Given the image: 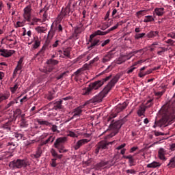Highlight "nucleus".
<instances>
[{
    "label": "nucleus",
    "instance_id": "nucleus-58",
    "mask_svg": "<svg viewBox=\"0 0 175 175\" xmlns=\"http://www.w3.org/2000/svg\"><path fill=\"white\" fill-rule=\"evenodd\" d=\"M126 173H127V174H136V171L135 170H127L126 171Z\"/></svg>",
    "mask_w": 175,
    "mask_h": 175
},
{
    "label": "nucleus",
    "instance_id": "nucleus-33",
    "mask_svg": "<svg viewBox=\"0 0 175 175\" xmlns=\"http://www.w3.org/2000/svg\"><path fill=\"white\" fill-rule=\"evenodd\" d=\"M154 20L155 18L152 16L148 15L145 16L144 23H151L152 21H154Z\"/></svg>",
    "mask_w": 175,
    "mask_h": 175
},
{
    "label": "nucleus",
    "instance_id": "nucleus-3",
    "mask_svg": "<svg viewBox=\"0 0 175 175\" xmlns=\"http://www.w3.org/2000/svg\"><path fill=\"white\" fill-rule=\"evenodd\" d=\"M66 142V137H59L56 139L54 143V146L55 148H57L59 152L62 154V152H68V150L65 149V146L62 143H65Z\"/></svg>",
    "mask_w": 175,
    "mask_h": 175
},
{
    "label": "nucleus",
    "instance_id": "nucleus-17",
    "mask_svg": "<svg viewBox=\"0 0 175 175\" xmlns=\"http://www.w3.org/2000/svg\"><path fill=\"white\" fill-rule=\"evenodd\" d=\"M163 14H165V8H156L153 11L154 16L162 17Z\"/></svg>",
    "mask_w": 175,
    "mask_h": 175
},
{
    "label": "nucleus",
    "instance_id": "nucleus-11",
    "mask_svg": "<svg viewBox=\"0 0 175 175\" xmlns=\"http://www.w3.org/2000/svg\"><path fill=\"white\" fill-rule=\"evenodd\" d=\"M0 55L1 57H4L5 58H9V57H12L16 51L14 50H8V49H0Z\"/></svg>",
    "mask_w": 175,
    "mask_h": 175
},
{
    "label": "nucleus",
    "instance_id": "nucleus-54",
    "mask_svg": "<svg viewBox=\"0 0 175 175\" xmlns=\"http://www.w3.org/2000/svg\"><path fill=\"white\" fill-rule=\"evenodd\" d=\"M18 88V84L16 83L14 85V87L10 88L12 94H14V92H16V91H17Z\"/></svg>",
    "mask_w": 175,
    "mask_h": 175
},
{
    "label": "nucleus",
    "instance_id": "nucleus-29",
    "mask_svg": "<svg viewBox=\"0 0 175 175\" xmlns=\"http://www.w3.org/2000/svg\"><path fill=\"white\" fill-rule=\"evenodd\" d=\"M105 36L104 31L97 30L90 35V38H95V36Z\"/></svg>",
    "mask_w": 175,
    "mask_h": 175
},
{
    "label": "nucleus",
    "instance_id": "nucleus-28",
    "mask_svg": "<svg viewBox=\"0 0 175 175\" xmlns=\"http://www.w3.org/2000/svg\"><path fill=\"white\" fill-rule=\"evenodd\" d=\"M35 30L38 33H44V32H46V31H47V27H42V26H38V27L35 28Z\"/></svg>",
    "mask_w": 175,
    "mask_h": 175
},
{
    "label": "nucleus",
    "instance_id": "nucleus-21",
    "mask_svg": "<svg viewBox=\"0 0 175 175\" xmlns=\"http://www.w3.org/2000/svg\"><path fill=\"white\" fill-rule=\"evenodd\" d=\"M40 157H42V148H38L36 152L31 154V158L38 159Z\"/></svg>",
    "mask_w": 175,
    "mask_h": 175
},
{
    "label": "nucleus",
    "instance_id": "nucleus-27",
    "mask_svg": "<svg viewBox=\"0 0 175 175\" xmlns=\"http://www.w3.org/2000/svg\"><path fill=\"white\" fill-rule=\"evenodd\" d=\"M40 47V40L38 38L34 40V42L32 44V49L36 50V49H39Z\"/></svg>",
    "mask_w": 175,
    "mask_h": 175
},
{
    "label": "nucleus",
    "instance_id": "nucleus-48",
    "mask_svg": "<svg viewBox=\"0 0 175 175\" xmlns=\"http://www.w3.org/2000/svg\"><path fill=\"white\" fill-rule=\"evenodd\" d=\"M123 158H124V159H129V163H133L134 159L132 155L123 156Z\"/></svg>",
    "mask_w": 175,
    "mask_h": 175
},
{
    "label": "nucleus",
    "instance_id": "nucleus-7",
    "mask_svg": "<svg viewBox=\"0 0 175 175\" xmlns=\"http://www.w3.org/2000/svg\"><path fill=\"white\" fill-rule=\"evenodd\" d=\"M7 147L9 151L5 152V154L4 157H5V158H12V157H13V151L16 150V144L13 142H8Z\"/></svg>",
    "mask_w": 175,
    "mask_h": 175
},
{
    "label": "nucleus",
    "instance_id": "nucleus-12",
    "mask_svg": "<svg viewBox=\"0 0 175 175\" xmlns=\"http://www.w3.org/2000/svg\"><path fill=\"white\" fill-rule=\"evenodd\" d=\"M5 43H7L10 49H14V47L17 44V39H13L10 36H7L5 37Z\"/></svg>",
    "mask_w": 175,
    "mask_h": 175
},
{
    "label": "nucleus",
    "instance_id": "nucleus-6",
    "mask_svg": "<svg viewBox=\"0 0 175 175\" xmlns=\"http://www.w3.org/2000/svg\"><path fill=\"white\" fill-rule=\"evenodd\" d=\"M69 5H66V8H62L60 16L61 18H68L73 13V9L70 8Z\"/></svg>",
    "mask_w": 175,
    "mask_h": 175
},
{
    "label": "nucleus",
    "instance_id": "nucleus-13",
    "mask_svg": "<svg viewBox=\"0 0 175 175\" xmlns=\"http://www.w3.org/2000/svg\"><path fill=\"white\" fill-rule=\"evenodd\" d=\"M91 142V139H82L79 140L74 146L75 150H79L80 147L84 146V144H87V143H90Z\"/></svg>",
    "mask_w": 175,
    "mask_h": 175
},
{
    "label": "nucleus",
    "instance_id": "nucleus-19",
    "mask_svg": "<svg viewBox=\"0 0 175 175\" xmlns=\"http://www.w3.org/2000/svg\"><path fill=\"white\" fill-rule=\"evenodd\" d=\"M166 150L164 148H161L158 151V157L161 161H166Z\"/></svg>",
    "mask_w": 175,
    "mask_h": 175
},
{
    "label": "nucleus",
    "instance_id": "nucleus-43",
    "mask_svg": "<svg viewBox=\"0 0 175 175\" xmlns=\"http://www.w3.org/2000/svg\"><path fill=\"white\" fill-rule=\"evenodd\" d=\"M25 25V20L23 21H18L16 22V24L15 25V27L16 28H20L21 27H24Z\"/></svg>",
    "mask_w": 175,
    "mask_h": 175
},
{
    "label": "nucleus",
    "instance_id": "nucleus-31",
    "mask_svg": "<svg viewBox=\"0 0 175 175\" xmlns=\"http://www.w3.org/2000/svg\"><path fill=\"white\" fill-rule=\"evenodd\" d=\"M146 13H147V10H142L137 12L135 16L137 17V18H140L141 17H143V16H146Z\"/></svg>",
    "mask_w": 175,
    "mask_h": 175
},
{
    "label": "nucleus",
    "instance_id": "nucleus-60",
    "mask_svg": "<svg viewBox=\"0 0 175 175\" xmlns=\"http://www.w3.org/2000/svg\"><path fill=\"white\" fill-rule=\"evenodd\" d=\"M121 25V24H120V23H118L117 24H116L113 27L109 28L110 31H114V29H117V28H118V27Z\"/></svg>",
    "mask_w": 175,
    "mask_h": 175
},
{
    "label": "nucleus",
    "instance_id": "nucleus-16",
    "mask_svg": "<svg viewBox=\"0 0 175 175\" xmlns=\"http://www.w3.org/2000/svg\"><path fill=\"white\" fill-rule=\"evenodd\" d=\"M89 42L90 44V46L88 47V49H92V47H95V46H99L100 43V40L98 38L94 39V38H91V36H90Z\"/></svg>",
    "mask_w": 175,
    "mask_h": 175
},
{
    "label": "nucleus",
    "instance_id": "nucleus-55",
    "mask_svg": "<svg viewBox=\"0 0 175 175\" xmlns=\"http://www.w3.org/2000/svg\"><path fill=\"white\" fill-rule=\"evenodd\" d=\"M51 165L52 167H55L57 166V159H51Z\"/></svg>",
    "mask_w": 175,
    "mask_h": 175
},
{
    "label": "nucleus",
    "instance_id": "nucleus-50",
    "mask_svg": "<svg viewBox=\"0 0 175 175\" xmlns=\"http://www.w3.org/2000/svg\"><path fill=\"white\" fill-rule=\"evenodd\" d=\"M47 10H49V8L44 7L43 9H42L40 11V13H42V12H44V13L43 14L44 18H47V13H46Z\"/></svg>",
    "mask_w": 175,
    "mask_h": 175
},
{
    "label": "nucleus",
    "instance_id": "nucleus-64",
    "mask_svg": "<svg viewBox=\"0 0 175 175\" xmlns=\"http://www.w3.org/2000/svg\"><path fill=\"white\" fill-rule=\"evenodd\" d=\"M82 31H83V27H77L75 29V32H77V33H81Z\"/></svg>",
    "mask_w": 175,
    "mask_h": 175
},
{
    "label": "nucleus",
    "instance_id": "nucleus-8",
    "mask_svg": "<svg viewBox=\"0 0 175 175\" xmlns=\"http://www.w3.org/2000/svg\"><path fill=\"white\" fill-rule=\"evenodd\" d=\"M114 165V163L113 161H100L96 165V167L98 170H100V169H105L106 167H111V166H113Z\"/></svg>",
    "mask_w": 175,
    "mask_h": 175
},
{
    "label": "nucleus",
    "instance_id": "nucleus-22",
    "mask_svg": "<svg viewBox=\"0 0 175 175\" xmlns=\"http://www.w3.org/2000/svg\"><path fill=\"white\" fill-rule=\"evenodd\" d=\"M10 98V93L6 92L4 93H0V103H2L3 100H8Z\"/></svg>",
    "mask_w": 175,
    "mask_h": 175
},
{
    "label": "nucleus",
    "instance_id": "nucleus-40",
    "mask_svg": "<svg viewBox=\"0 0 175 175\" xmlns=\"http://www.w3.org/2000/svg\"><path fill=\"white\" fill-rule=\"evenodd\" d=\"M55 137L53 136H50L47 139L43 142V144H49V143H53L55 140Z\"/></svg>",
    "mask_w": 175,
    "mask_h": 175
},
{
    "label": "nucleus",
    "instance_id": "nucleus-45",
    "mask_svg": "<svg viewBox=\"0 0 175 175\" xmlns=\"http://www.w3.org/2000/svg\"><path fill=\"white\" fill-rule=\"evenodd\" d=\"M68 136L70 137H79V133H77V132L68 131Z\"/></svg>",
    "mask_w": 175,
    "mask_h": 175
},
{
    "label": "nucleus",
    "instance_id": "nucleus-1",
    "mask_svg": "<svg viewBox=\"0 0 175 175\" xmlns=\"http://www.w3.org/2000/svg\"><path fill=\"white\" fill-rule=\"evenodd\" d=\"M121 78V75L120 74H117L115 75L113 79L110 81V82L105 86V88L101 91L99 94L97 95L94 96L92 99L86 101L88 102V105L90 103H100L102 100H103V98L106 97V95L110 92L111 88L117 84V82Z\"/></svg>",
    "mask_w": 175,
    "mask_h": 175
},
{
    "label": "nucleus",
    "instance_id": "nucleus-20",
    "mask_svg": "<svg viewBox=\"0 0 175 175\" xmlns=\"http://www.w3.org/2000/svg\"><path fill=\"white\" fill-rule=\"evenodd\" d=\"M62 109V100H59L56 101L54 103V106L52 109H49L48 111H50L51 110H58Z\"/></svg>",
    "mask_w": 175,
    "mask_h": 175
},
{
    "label": "nucleus",
    "instance_id": "nucleus-25",
    "mask_svg": "<svg viewBox=\"0 0 175 175\" xmlns=\"http://www.w3.org/2000/svg\"><path fill=\"white\" fill-rule=\"evenodd\" d=\"M83 73H84V70L83 68L77 70L75 72H74V75L75 76V79L77 81V80L80 79V77Z\"/></svg>",
    "mask_w": 175,
    "mask_h": 175
},
{
    "label": "nucleus",
    "instance_id": "nucleus-35",
    "mask_svg": "<svg viewBox=\"0 0 175 175\" xmlns=\"http://www.w3.org/2000/svg\"><path fill=\"white\" fill-rule=\"evenodd\" d=\"M97 146L100 150H106L107 148V144L105 142H99Z\"/></svg>",
    "mask_w": 175,
    "mask_h": 175
},
{
    "label": "nucleus",
    "instance_id": "nucleus-32",
    "mask_svg": "<svg viewBox=\"0 0 175 175\" xmlns=\"http://www.w3.org/2000/svg\"><path fill=\"white\" fill-rule=\"evenodd\" d=\"M37 122L40 124V125H45L46 126H51V123L46 121V120H42L40 119H38L37 120Z\"/></svg>",
    "mask_w": 175,
    "mask_h": 175
},
{
    "label": "nucleus",
    "instance_id": "nucleus-59",
    "mask_svg": "<svg viewBox=\"0 0 175 175\" xmlns=\"http://www.w3.org/2000/svg\"><path fill=\"white\" fill-rule=\"evenodd\" d=\"M163 94H165V91L154 92L155 96H159V97L162 96V95H163Z\"/></svg>",
    "mask_w": 175,
    "mask_h": 175
},
{
    "label": "nucleus",
    "instance_id": "nucleus-23",
    "mask_svg": "<svg viewBox=\"0 0 175 175\" xmlns=\"http://www.w3.org/2000/svg\"><path fill=\"white\" fill-rule=\"evenodd\" d=\"M146 167L149 169H157V167H161V163L158 161H153L148 164Z\"/></svg>",
    "mask_w": 175,
    "mask_h": 175
},
{
    "label": "nucleus",
    "instance_id": "nucleus-47",
    "mask_svg": "<svg viewBox=\"0 0 175 175\" xmlns=\"http://www.w3.org/2000/svg\"><path fill=\"white\" fill-rule=\"evenodd\" d=\"M124 62H125V59L122 57H120L116 60V64L118 65H121V64H124Z\"/></svg>",
    "mask_w": 175,
    "mask_h": 175
},
{
    "label": "nucleus",
    "instance_id": "nucleus-30",
    "mask_svg": "<svg viewBox=\"0 0 175 175\" xmlns=\"http://www.w3.org/2000/svg\"><path fill=\"white\" fill-rule=\"evenodd\" d=\"M146 113V107H139L137 113V116L139 117H142V116H144V113Z\"/></svg>",
    "mask_w": 175,
    "mask_h": 175
},
{
    "label": "nucleus",
    "instance_id": "nucleus-63",
    "mask_svg": "<svg viewBox=\"0 0 175 175\" xmlns=\"http://www.w3.org/2000/svg\"><path fill=\"white\" fill-rule=\"evenodd\" d=\"M168 38H172V39H175V32H171L167 34Z\"/></svg>",
    "mask_w": 175,
    "mask_h": 175
},
{
    "label": "nucleus",
    "instance_id": "nucleus-42",
    "mask_svg": "<svg viewBox=\"0 0 175 175\" xmlns=\"http://www.w3.org/2000/svg\"><path fill=\"white\" fill-rule=\"evenodd\" d=\"M72 8H75V6H76V5H77V1H76V0H69L68 3L67 4V5H69L70 8H72Z\"/></svg>",
    "mask_w": 175,
    "mask_h": 175
},
{
    "label": "nucleus",
    "instance_id": "nucleus-24",
    "mask_svg": "<svg viewBox=\"0 0 175 175\" xmlns=\"http://www.w3.org/2000/svg\"><path fill=\"white\" fill-rule=\"evenodd\" d=\"M92 92V89L90 87V85L88 88H85L81 90V94L84 96L90 95Z\"/></svg>",
    "mask_w": 175,
    "mask_h": 175
},
{
    "label": "nucleus",
    "instance_id": "nucleus-44",
    "mask_svg": "<svg viewBox=\"0 0 175 175\" xmlns=\"http://www.w3.org/2000/svg\"><path fill=\"white\" fill-rule=\"evenodd\" d=\"M111 59V55H107L103 58V64H106V62H109Z\"/></svg>",
    "mask_w": 175,
    "mask_h": 175
},
{
    "label": "nucleus",
    "instance_id": "nucleus-52",
    "mask_svg": "<svg viewBox=\"0 0 175 175\" xmlns=\"http://www.w3.org/2000/svg\"><path fill=\"white\" fill-rule=\"evenodd\" d=\"M56 31H57V32H61L62 33L64 31V28L62 27V24H57L56 26Z\"/></svg>",
    "mask_w": 175,
    "mask_h": 175
},
{
    "label": "nucleus",
    "instance_id": "nucleus-37",
    "mask_svg": "<svg viewBox=\"0 0 175 175\" xmlns=\"http://www.w3.org/2000/svg\"><path fill=\"white\" fill-rule=\"evenodd\" d=\"M109 27H110V25L107 22L103 23L101 25H100V28L102 31H105V29H107Z\"/></svg>",
    "mask_w": 175,
    "mask_h": 175
},
{
    "label": "nucleus",
    "instance_id": "nucleus-61",
    "mask_svg": "<svg viewBox=\"0 0 175 175\" xmlns=\"http://www.w3.org/2000/svg\"><path fill=\"white\" fill-rule=\"evenodd\" d=\"M138 76L141 78L143 79V77H144V76H147V73L146 72H139L138 74Z\"/></svg>",
    "mask_w": 175,
    "mask_h": 175
},
{
    "label": "nucleus",
    "instance_id": "nucleus-5",
    "mask_svg": "<svg viewBox=\"0 0 175 175\" xmlns=\"http://www.w3.org/2000/svg\"><path fill=\"white\" fill-rule=\"evenodd\" d=\"M32 16V7L31 5H27L23 10V17L25 21L31 23V16Z\"/></svg>",
    "mask_w": 175,
    "mask_h": 175
},
{
    "label": "nucleus",
    "instance_id": "nucleus-10",
    "mask_svg": "<svg viewBox=\"0 0 175 175\" xmlns=\"http://www.w3.org/2000/svg\"><path fill=\"white\" fill-rule=\"evenodd\" d=\"M46 64H47L46 70H48V72H51V70L54 69V66H55V65H58V61L55 59H50L46 61Z\"/></svg>",
    "mask_w": 175,
    "mask_h": 175
},
{
    "label": "nucleus",
    "instance_id": "nucleus-34",
    "mask_svg": "<svg viewBox=\"0 0 175 175\" xmlns=\"http://www.w3.org/2000/svg\"><path fill=\"white\" fill-rule=\"evenodd\" d=\"M128 106V103L126 102H124L122 104L118 105L117 108L120 110V111H122V110H125L126 107Z\"/></svg>",
    "mask_w": 175,
    "mask_h": 175
},
{
    "label": "nucleus",
    "instance_id": "nucleus-38",
    "mask_svg": "<svg viewBox=\"0 0 175 175\" xmlns=\"http://www.w3.org/2000/svg\"><path fill=\"white\" fill-rule=\"evenodd\" d=\"M155 125H167V119L163 118L159 122H155Z\"/></svg>",
    "mask_w": 175,
    "mask_h": 175
},
{
    "label": "nucleus",
    "instance_id": "nucleus-26",
    "mask_svg": "<svg viewBox=\"0 0 175 175\" xmlns=\"http://www.w3.org/2000/svg\"><path fill=\"white\" fill-rule=\"evenodd\" d=\"M158 35H159V31H150L149 33H148L147 38H148L149 39H151L152 38H155V37L158 36Z\"/></svg>",
    "mask_w": 175,
    "mask_h": 175
},
{
    "label": "nucleus",
    "instance_id": "nucleus-49",
    "mask_svg": "<svg viewBox=\"0 0 175 175\" xmlns=\"http://www.w3.org/2000/svg\"><path fill=\"white\" fill-rule=\"evenodd\" d=\"M122 126V124H110V128L112 129H121V127Z\"/></svg>",
    "mask_w": 175,
    "mask_h": 175
},
{
    "label": "nucleus",
    "instance_id": "nucleus-57",
    "mask_svg": "<svg viewBox=\"0 0 175 175\" xmlns=\"http://www.w3.org/2000/svg\"><path fill=\"white\" fill-rule=\"evenodd\" d=\"M15 116L16 115V116H21V109H16L14 111Z\"/></svg>",
    "mask_w": 175,
    "mask_h": 175
},
{
    "label": "nucleus",
    "instance_id": "nucleus-14",
    "mask_svg": "<svg viewBox=\"0 0 175 175\" xmlns=\"http://www.w3.org/2000/svg\"><path fill=\"white\" fill-rule=\"evenodd\" d=\"M23 32L22 33V36L25 38L26 42H29V40L32 36V31L31 30L27 31V29H25V27H23Z\"/></svg>",
    "mask_w": 175,
    "mask_h": 175
},
{
    "label": "nucleus",
    "instance_id": "nucleus-9",
    "mask_svg": "<svg viewBox=\"0 0 175 175\" xmlns=\"http://www.w3.org/2000/svg\"><path fill=\"white\" fill-rule=\"evenodd\" d=\"M70 48H66L63 51H59V58H70Z\"/></svg>",
    "mask_w": 175,
    "mask_h": 175
},
{
    "label": "nucleus",
    "instance_id": "nucleus-15",
    "mask_svg": "<svg viewBox=\"0 0 175 175\" xmlns=\"http://www.w3.org/2000/svg\"><path fill=\"white\" fill-rule=\"evenodd\" d=\"M103 85V81L98 80L94 83H91L89 85L92 90H98Z\"/></svg>",
    "mask_w": 175,
    "mask_h": 175
},
{
    "label": "nucleus",
    "instance_id": "nucleus-36",
    "mask_svg": "<svg viewBox=\"0 0 175 175\" xmlns=\"http://www.w3.org/2000/svg\"><path fill=\"white\" fill-rule=\"evenodd\" d=\"M157 46H159V42H154L150 46H149L150 51H154V50L157 49Z\"/></svg>",
    "mask_w": 175,
    "mask_h": 175
},
{
    "label": "nucleus",
    "instance_id": "nucleus-46",
    "mask_svg": "<svg viewBox=\"0 0 175 175\" xmlns=\"http://www.w3.org/2000/svg\"><path fill=\"white\" fill-rule=\"evenodd\" d=\"M135 69H137V67H133V66H130L127 68L126 70V73L127 75H131L132 72L135 70Z\"/></svg>",
    "mask_w": 175,
    "mask_h": 175
},
{
    "label": "nucleus",
    "instance_id": "nucleus-2",
    "mask_svg": "<svg viewBox=\"0 0 175 175\" xmlns=\"http://www.w3.org/2000/svg\"><path fill=\"white\" fill-rule=\"evenodd\" d=\"M9 166L10 169H23L27 167L28 166V161L27 159H18L16 160H13L12 161L10 162Z\"/></svg>",
    "mask_w": 175,
    "mask_h": 175
},
{
    "label": "nucleus",
    "instance_id": "nucleus-53",
    "mask_svg": "<svg viewBox=\"0 0 175 175\" xmlns=\"http://www.w3.org/2000/svg\"><path fill=\"white\" fill-rule=\"evenodd\" d=\"M146 36V33H141L135 34V39H142V38Z\"/></svg>",
    "mask_w": 175,
    "mask_h": 175
},
{
    "label": "nucleus",
    "instance_id": "nucleus-51",
    "mask_svg": "<svg viewBox=\"0 0 175 175\" xmlns=\"http://www.w3.org/2000/svg\"><path fill=\"white\" fill-rule=\"evenodd\" d=\"M21 126H22V128H27V126H28V124H27V120H25V119H21Z\"/></svg>",
    "mask_w": 175,
    "mask_h": 175
},
{
    "label": "nucleus",
    "instance_id": "nucleus-56",
    "mask_svg": "<svg viewBox=\"0 0 175 175\" xmlns=\"http://www.w3.org/2000/svg\"><path fill=\"white\" fill-rule=\"evenodd\" d=\"M59 43H61V41L57 40L53 44H52V47L53 49H55V47H58Z\"/></svg>",
    "mask_w": 175,
    "mask_h": 175
},
{
    "label": "nucleus",
    "instance_id": "nucleus-62",
    "mask_svg": "<svg viewBox=\"0 0 175 175\" xmlns=\"http://www.w3.org/2000/svg\"><path fill=\"white\" fill-rule=\"evenodd\" d=\"M23 134H20V133H16L15 134V137L18 139V140H21V139H23Z\"/></svg>",
    "mask_w": 175,
    "mask_h": 175
},
{
    "label": "nucleus",
    "instance_id": "nucleus-4",
    "mask_svg": "<svg viewBox=\"0 0 175 175\" xmlns=\"http://www.w3.org/2000/svg\"><path fill=\"white\" fill-rule=\"evenodd\" d=\"M88 105V102H85L84 104L79 105L77 108H75L72 112V117L71 119L77 118V117H80L83 111H84V107Z\"/></svg>",
    "mask_w": 175,
    "mask_h": 175
},
{
    "label": "nucleus",
    "instance_id": "nucleus-18",
    "mask_svg": "<svg viewBox=\"0 0 175 175\" xmlns=\"http://www.w3.org/2000/svg\"><path fill=\"white\" fill-rule=\"evenodd\" d=\"M23 62H24V57H21L18 62L16 68L14 70V75H16L18 70H21V69H23Z\"/></svg>",
    "mask_w": 175,
    "mask_h": 175
},
{
    "label": "nucleus",
    "instance_id": "nucleus-39",
    "mask_svg": "<svg viewBox=\"0 0 175 175\" xmlns=\"http://www.w3.org/2000/svg\"><path fill=\"white\" fill-rule=\"evenodd\" d=\"M167 166H169V167H175V156L170 159Z\"/></svg>",
    "mask_w": 175,
    "mask_h": 175
},
{
    "label": "nucleus",
    "instance_id": "nucleus-41",
    "mask_svg": "<svg viewBox=\"0 0 175 175\" xmlns=\"http://www.w3.org/2000/svg\"><path fill=\"white\" fill-rule=\"evenodd\" d=\"M45 98L48 99V100H53V99H54V93L49 92L46 94Z\"/></svg>",
    "mask_w": 175,
    "mask_h": 175
}]
</instances>
